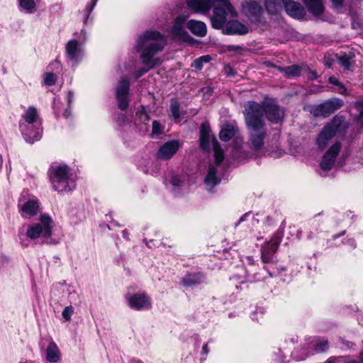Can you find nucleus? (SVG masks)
Segmentation results:
<instances>
[{"mask_svg":"<svg viewBox=\"0 0 363 363\" xmlns=\"http://www.w3.org/2000/svg\"><path fill=\"white\" fill-rule=\"evenodd\" d=\"M166 43L165 37L157 30H146L138 37L135 48L137 51L141 52V60L147 68L138 69L135 73L137 78L142 77L150 69L160 65V59L153 57L164 49Z\"/></svg>","mask_w":363,"mask_h":363,"instance_id":"obj_1","label":"nucleus"},{"mask_svg":"<svg viewBox=\"0 0 363 363\" xmlns=\"http://www.w3.org/2000/svg\"><path fill=\"white\" fill-rule=\"evenodd\" d=\"M246 126L249 130L250 140L255 150H259L264 145L267 135L265 123L261 119V109L256 101H248L244 106Z\"/></svg>","mask_w":363,"mask_h":363,"instance_id":"obj_2","label":"nucleus"},{"mask_svg":"<svg viewBox=\"0 0 363 363\" xmlns=\"http://www.w3.org/2000/svg\"><path fill=\"white\" fill-rule=\"evenodd\" d=\"M23 122H20V129L26 142L33 143L41 138L43 128L37 109L30 106L23 116Z\"/></svg>","mask_w":363,"mask_h":363,"instance_id":"obj_3","label":"nucleus"},{"mask_svg":"<svg viewBox=\"0 0 363 363\" xmlns=\"http://www.w3.org/2000/svg\"><path fill=\"white\" fill-rule=\"evenodd\" d=\"M49 175L54 190L58 192L69 191L75 188L70 169L65 164L51 166Z\"/></svg>","mask_w":363,"mask_h":363,"instance_id":"obj_4","label":"nucleus"},{"mask_svg":"<svg viewBox=\"0 0 363 363\" xmlns=\"http://www.w3.org/2000/svg\"><path fill=\"white\" fill-rule=\"evenodd\" d=\"M52 219L48 215H41L40 223L28 225L26 236L33 240L41 238L43 242L54 244L55 242L51 238L52 234Z\"/></svg>","mask_w":363,"mask_h":363,"instance_id":"obj_5","label":"nucleus"},{"mask_svg":"<svg viewBox=\"0 0 363 363\" xmlns=\"http://www.w3.org/2000/svg\"><path fill=\"white\" fill-rule=\"evenodd\" d=\"M217 6L213 9L211 17L212 27L216 29H221L226 25L227 17H234L237 12L229 0H216Z\"/></svg>","mask_w":363,"mask_h":363,"instance_id":"obj_6","label":"nucleus"},{"mask_svg":"<svg viewBox=\"0 0 363 363\" xmlns=\"http://www.w3.org/2000/svg\"><path fill=\"white\" fill-rule=\"evenodd\" d=\"M200 146L206 151H210L212 147L216 164L219 165L224 159V154L216 138L212 135L211 129L202 124L200 128Z\"/></svg>","mask_w":363,"mask_h":363,"instance_id":"obj_7","label":"nucleus"},{"mask_svg":"<svg viewBox=\"0 0 363 363\" xmlns=\"http://www.w3.org/2000/svg\"><path fill=\"white\" fill-rule=\"evenodd\" d=\"M345 118L343 116L336 115L332 121L325 125L320 134L318 135L316 144L320 149H324L331 139L339 132L343 127Z\"/></svg>","mask_w":363,"mask_h":363,"instance_id":"obj_8","label":"nucleus"},{"mask_svg":"<svg viewBox=\"0 0 363 363\" xmlns=\"http://www.w3.org/2000/svg\"><path fill=\"white\" fill-rule=\"evenodd\" d=\"M344 102L342 99L333 98L319 105L311 106L309 111L315 117L327 118L342 108Z\"/></svg>","mask_w":363,"mask_h":363,"instance_id":"obj_9","label":"nucleus"},{"mask_svg":"<svg viewBox=\"0 0 363 363\" xmlns=\"http://www.w3.org/2000/svg\"><path fill=\"white\" fill-rule=\"evenodd\" d=\"M86 40V32L84 29L81 30L79 40L72 39L66 45V56L70 60L75 63L82 59L83 56L82 45Z\"/></svg>","mask_w":363,"mask_h":363,"instance_id":"obj_10","label":"nucleus"},{"mask_svg":"<svg viewBox=\"0 0 363 363\" xmlns=\"http://www.w3.org/2000/svg\"><path fill=\"white\" fill-rule=\"evenodd\" d=\"M282 230H278L273 238L266 242L261 248L262 260L264 263H273L274 262V254L279 248V244L283 238Z\"/></svg>","mask_w":363,"mask_h":363,"instance_id":"obj_11","label":"nucleus"},{"mask_svg":"<svg viewBox=\"0 0 363 363\" xmlns=\"http://www.w3.org/2000/svg\"><path fill=\"white\" fill-rule=\"evenodd\" d=\"M258 105L261 109V119L264 120V116L272 123H279L282 121L284 111L280 106L273 101H264Z\"/></svg>","mask_w":363,"mask_h":363,"instance_id":"obj_12","label":"nucleus"},{"mask_svg":"<svg viewBox=\"0 0 363 363\" xmlns=\"http://www.w3.org/2000/svg\"><path fill=\"white\" fill-rule=\"evenodd\" d=\"M128 306L135 311H147L152 308L150 298L145 293L128 294L125 296Z\"/></svg>","mask_w":363,"mask_h":363,"instance_id":"obj_13","label":"nucleus"},{"mask_svg":"<svg viewBox=\"0 0 363 363\" xmlns=\"http://www.w3.org/2000/svg\"><path fill=\"white\" fill-rule=\"evenodd\" d=\"M238 128L230 123L225 124L219 133L220 139L224 142L229 141L233 138H235L236 141V145L233 148V157L235 160H239V157L235 156V155L240 152L242 142V138L238 135Z\"/></svg>","mask_w":363,"mask_h":363,"instance_id":"obj_14","label":"nucleus"},{"mask_svg":"<svg viewBox=\"0 0 363 363\" xmlns=\"http://www.w3.org/2000/svg\"><path fill=\"white\" fill-rule=\"evenodd\" d=\"M242 13L252 21L264 24L263 9L259 3L255 1H245L242 4Z\"/></svg>","mask_w":363,"mask_h":363,"instance_id":"obj_15","label":"nucleus"},{"mask_svg":"<svg viewBox=\"0 0 363 363\" xmlns=\"http://www.w3.org/2000/svg\"><path fill=\"white\" fill-rule=\"evenodd\" d=\"M130 82L126 77H123L118 82L116 90V96L118 101V106L121 111H125L129 106Z\"/></svg>","mask_w":363,"mask_h":363,"instance_id":"obj_16","label":"nucleus"},{"mask_svg":"<svg viewBox=\"0 0 363 363\" xmlns=\"http://www.w3.org/2000/svg\"><path fill=\"white\" fill-rule=\"evenodd\" d=\"M341 147L342 145L340 142H336L330 147L323 155L320 162V168L322 170L327 172L332 169Z\"/></svg>","mask_w":363,"mask_h":363,"instance_id":"obj_17","label":"nucleus"},{"mask_svg":"<svg viewBox=\"0 0 363 363\" xmlns=\"http://www.w3.org/2000/svg\"><path fill=\"white\" fill-rule=\"evenodd\" d=\"M333 6L336 9H341L343 0H331ZM308 11L313 16H319L324 12L323 0H303Z\"/></svg>","mask_w":363,"mask_h":363,"instance_id":"obj_18","label":"nucleus"},{"mask_svg":"<svg viewBox=\"0 0 363 363\" xmlns=\"http://www.w3.org/2000/svg\"><path fill=\"white\" fill-rule=\"evenodd\" d=\"M18 208L21 210V216L25 218H29L35 216L40 208L39 202L35 199H28L25 201L20 199Z\"/></svg>","mask_w":363,"mask_h":363,"instance_id":"obj_19","label":"nucleus"},{"mask_svg":"<svg viewBox=\"0 0 363 363\" xmlns=\"http://www.w3.org/2000/svg\"><path fill=\"white\" fill-rule=\"evenodd\" d=\"M216 0H186L189 9L194 13H206L213 7Z\"/></svg>","mask_w":363,"mask_h":363,"instance_id":"obj_20","label":"nucleus"},{"mask_svg":"<svg viewBox=\"0 0 363 363\" xmlns=\"http://www.w3.org/2000/svg\"><path fill=\"white\" fill-rule=\"evenodd\" d=\"M282 4L287 14L294 18H302L306 14L304 8L298 2L293 0H282Z\"/></svg>","mask_w":363,"mask_h":363,"instance_id":"obj_21","label":"nucleus"},{"mask_svg":"<svg viewBox=\"0 0 363 363\" xmlns=\"http://www.w3.org/2000/svg\"><path fill=\"white\" fill-rule=\"evenodd\" d=\"M179 148L177 140H171L165 143L157 151V157L161 160H169L176 154Z\"/></svg>","mask_w":363,"mask_h":363,"instance_id":"obj_22","label":"nucleus"},{"mask_svg":"<svg viewBox=\"0 0 363 363\" xmlns=\"http://www.w3.org/2000/svg\"><path fill=\"white\" fill-rule=\"evenodd\" d=\"M247 264L245 267L246 279L247 282L253 283L264 279L260 272H258L259 267L254 263L252 257H247Z\"/></svg>","mask_w":363,"mask_h":363,"instance_id":"obj_23","label":"nucleus"},{"mask_svg":"<svg viewBox=\"0 0 363 363\" xmlns=\"http://www.w3.org/2000/svg\"><path fill=\"white\" fill-rule=\"evenodd\" d=\"M225 33L228 35H245L249 31L248 27L237 20L228 22L225 26Z\"/></svg>","mask_w":363,"mask_h":363,"instance_id":"obj_24","label":"nucleus"},{"mask_svg":"<svg viewBox=\"0 0 363 363\" xmlns=\"http://www.w3.org/2000/svg\"><path fill=\"white\" fill-rule=\"evenodd\" d=\"M186 21V18L184 16H179L177 17L174 23L173 26L171 28V33L174 38L186 40L187 33L184 30V24Z\"/></svg>","mask_w":363,"mask_h":363,"instance_id":"obj_25","label":"nucleus"},{"mask_svg":"<svg viewBox=\"0 0 363 363\" xmlns=\"http://www.w3.org/2000/svg\"><path fill=\"white\" fill-rule=\"evenodd\" d=\"M206 277L203 273H189L182 278L181 283L184 286L192 287L203 283Z\"/></svg>","mask_w":363,"mask_h":363,"instance_id":"obj_26","label":"nucleus"},{"mask_svg":"<svg viewBox=\"0 0 363 363\" xmlns=\"http://www.w3.org/2000/svg\"><path fill=\"white\" fill-rule=\"evenodd\" d=\"M186 27L193 34L199 37H203L207 33L206 24L200 21L189 20Z\"/></svg>","mask_w":363,"mask_h":363,"instance_id":"obj_27","label":"nucleus"},{"mask_svg":"<svg viewBox=\"0 0 363 363\" xmlns=\"http://www.w3.org/2000/svg\"><path fill=\"white\" fill-rule=\"evenodd\" d=\"M60 354L57 345L51 340L46 349V360L50 363H56L60 359Z\"/></svg>","mask_w":363,"mask_h":363,"instance_id":"obj_28","label":"nucleus"},{"mask_svg":"<svg viewBox=\"0 0 363 363\" xmlns=\"http://www.w3.org/2000/svg\"><path fill=\"white\" fill-rule=\"evenodd\" d=\"M216 168L213 166H210L208 170V174L204 180L206 184L210 189H213L215 186L220 182V179L216 177Z\"/></svg>","mask_w":363,"mask_h":363,"instance_id":"obj_29","label":"nucleus"},{"mask_svg":"<svg viewBox=\"0 0 363 363\" xmlns=\"http://www.w3.org/2000/svg\"><path fill=\"white\" fill-rule=\"evenodd\" d=\"M265 8L269 14H276L282 10V0H265Z\"/></svg>","mask_w":363,"mask_h":363,"instance_id":"obj_30","label":"nucleus"},{"mask_svg":"<svg viewBox=\"0 0 363 363\" xmlns=\"http://www.w3.org/2000/svg\"><path fill=\"white\" fill-rule=\"evenodd\" d=\"M40 0H18L19 6L28 13H33L36 11V4Z\"/></svg>","mask_w":363,"mask_h":363,"instance_id":"obj_31","label":"nucleus"},{"mask_svg":"<svg viewBox=\"0 0 363 363\" xmlns=\"http://www.w3.org/2000/svg\"><path fill=\"white\" fill-rule=\"evenodd\" d=\"M303 69V67L298 65H293L286 67L285 77L287 78H294L299 77Z\"/></svg>","mask_w":363,"mask_h":363,"instance_id":"obj_32","label":"nucleus"},{"mask_svg":"<svg viewBox=\"0 0 363 363\" xmlns=\"http://www.w3.org/2000/svg\"><path fill=\"white\" fill-rule=\"evenodd\" d=\"M354 57V53L350 52L349 53H345L342 55L338 57L339 64L344 67L345 69H350L352 62L351 60Z\"/></svg>","mask_w":363,"mask_h":363,"instance_id":"obj_33","label":"nucleus"},{"mask_svg":"<svg viewBox=\"0 0 363 363\" xmlns=\"http://www.w3.org/2000/svg\"><path fill=\"white\" fill-rule=\"evenodd\" d=\"M211 57L208 55H203L197 59H196L192 65L191 67H194L195 69L198 70H201L203 68L204 63H208L211 61Z\"/></svg>","mask_w":363,"mask_h":363,"instance_id":"obj_34","label":"nucleus"},{"mask_svg":"<svg viewBox=\"0 0 363 363\" xmlns=\"http://www.w3.org/2000/svg\"><path fill=\"white\" fill-rule=\"evenodd\" d=\"M170 111L172 116L175 119L179 118L181 117L182 115L180 113V105L177 101H174L171 103Z\"/></svg>","mask_w":363,"mask_h":363,"instance_id":"obj_35","label":"nucleus"},{"mask_svg":"<svg viewBox=\"0 0 363 363\" xmlns=\"http://www.w3.org/2000/svg\"><path fill=\"white\" fill-rule=\"evenodd\" d=\"M57 82V76L52 72H47L45 74L44 84L46 86H52Z\"/></svg>","mask_w":363,"mask_h":363,"instance_id":"obj_36","label":"nucleus"},{"mask_svg":"<svg viewBox=\"0 0 363 363\" xmlns=\"http://www.w3.org/2000/svg\"><path fill=\"white\" fill-rule=\"evenodd\" d=\"M328 348V340H319L316 342L314 345V350L317 352H322L327 350Z\"/></svg>","mask_w":363,"mask_h":363,"instance_id":"obj_37","label":"nucleus"},{"mask_svg":"<svg viewBox=\"0 0 363 363\" xmlns=\"http://www.w3.org/2000/svg\"><path fill=\"white\" fill-rule=\"evenodd\" d=\"M164 127L157 121L152 122V134L159 135L163 133Z\"/></svg>","mask_w":363,"mask_h":363,"instance_id":"obj_38","label":"nucleus"},{"mask_svg":"<svg viewBox=\"0 0 363 363\" xmlns=\"http://www.w3.org/2000/svg\"><path fill=\"white\" fill-rule=\"evenodd\" d=\"M136 116L138 118L139 121L143 123H145L150 120L149 115L144 110L137 111Z\"/></svg>","mask_w":363,"mask_h":363,"instance_id":"obj_39","label":"nucleus"},{"mask_svg":"<svg viewBox=\"0 0 363 363\" xmlns=\"http://www.w3.org/2000/svg\"><path fill=\"white\" fill-rule=\"evenodd\" d=\"M74 313L73 307L69 306L65 308V309L62 311V317L64 319L67 321L71 319V316Z\"/></svg>","mask_w":363,"mask_h":363,"instance_id":"obj_40","label":"nucleus"},{"mask_svg":"<svg viewBox=\"0 0 363 363\" xmlns=\"http://www.w3.org/2000/svg\"><path fill=\"white\" fill-rule=\"evenodd\" d=\"M169 183L174 188H175L181 186L182 185L183 181L181 179L179 175H174L171 177Z\"/></svg>","mask_w":363,"mask_h":363,"instance_id":"obj_41","label":"nucleus"},{"mask_svg":"<svg viewBox=\"0 0 363 363\" xmlns=\"http://www.w3.org/2000/svg\"><path fill=\"white\" fill-rule=\"evenodd\" d=\"M94 8H91V6L86 5V9L83 11V22L84 24L87 23L91 11H93Z\"/></svg>","mask_w":363,"mask_h":363,"instance_id":"obj_42","label":"nucleus"},{"mask_svg":"<svg viewBox=\"0 0 363 363\" xmlns=\"http://www.w3.org/2000/svg\"><path fill=\"white\" fill-rule=\"evenodd\" d=\"M125 119H126V116L125 114L123 113H118L117 115V117L115 118V121L118 124V125H121L123 124L125 121Z\"/></svg>","mask_w":363,"mask_h":363,"instance_id":"obj_43","label":"nucleus"},{"mask_svg":"<svg viewBox=\"0 0 363 363\" xmlns=\"http://www.w3.org/2000/svg\"><path fill=\"white\" fill-rule=\"evenodd\" d=\"M268 66L275 67L278 71H279L281 73H282L285 76L286 67L277 66L272 63H269Z\"/></svg>","mask_w":363,"mask_h":363,"instance_id":"obj_44","label":"nucleus"},{"mask_svg":"<svg viewBox=\"0 0 363 363\" xmlns=\"http://www.w3.org/2000/svg\"><path fill=\"white\" fill-rule=\"evenodd\" d=\"M329 82L334 85L342 86L341 83L335 77H330Z\"/></svg>","mask_w":363,"mask_h":363,"instance_id":"obj_45","label":"nucleus"},{"mask_svg":"<svg viewBox=\"0 0 363 363\" xmlns=\"http://www.w3.org/2000/svg\"><path fill=\"white\" fill-rule=\"evenodd\" d=\"M73 99H74V93L72 91H69L67 94V100H68L69 105H70Z\"/></svg>","mask_w":363,"mask_h":363,"instance_id":"obj_46","label":"nucleus"},{"mask_svg":"<svg viewBox=\"0 0 363 363\" xmlns=\"http://www.w3.org/2000/svg\"><path fill=\"white\" fill-rule=\"evenodd\" d=\"M208 352H209V350L208 347V343H206L202 347V353L206 355L208 354Z\"/></svg>","mask_w":363,"mask_h":363,"instance_id":"obj_47","label":"nucleus"},{"mask_svg":"<svg viewBox=\"0 0 363 363\" xmlns=\"http://www.w3.org/2000/svg\"><path fill=\"white\" fill-rule=\"evenodd\" d=\"M24 225L22 226L20 229H19V232H18V237L20 238V240H22L23 239V237L24 236V234H23V231H24Z\"/></svg>","mask_w":363,"mask_h":363,"instance_id":"obj_48","label":"nucleus"},{"mask_svg":"<svg viewBox=\"0 0 363 363\" xmlns=\"http://www.w3.org/2000/svg\"><path fill=\"white\" fill-rule=\"evenodd\" d=\"M348 244L352 247V248H355L356 247V243H355V241L354 239H350L348 240Z\"/></svg>","mask_w":363,"mask_h":363,"instance_id":"obj_49","label":"nucleus"},{"mask_svg":"<svg viewBox=\"0 0 363 363\" xmlns=\"http://www.w3.org/2000/svg\"><path fill=\"white\" fill-rule=\"evenodd\" d=\"M345 363H363V362L362 359H352V360L345 362Z\"/></svg>","mask_w":363,"mask_h":363,"instance_id":"obj_50","label":"nucleus"},{"mask_svg":"<svg viewBox=\"0 0 363 363\" xmlns=\"http://www.w3.org/2000/svg\"><path fill=\"white\" fill-rule=\"evenodd\" d=\"M97 1L98 0H91V2L88 4V5L91 6V8H94L96 5Z\"/></svg>","mask_w":363,"mask_h":363,"instance_id":"obj_51","label":"nucleus"},{"mask_svg":"<svg viewBox=\"0 0 363 363\" xmlns=\"http://www.w3.org/2000/svg\"><path fill=\"white\" fill-rule=\"evenodd\" d=\"M325 65L328 67H330L333 65V62L328 60H325Z\"/></svg>","mask_w":363,"mask_h":363,"instance_id":"obj_52","label":"nucleus"},{"mask_svg":"<svg viewBox=\"0 0 363 363\" xmlns=\"http://www.w3.org/2000/svg\"><path fill=\"white\" fill-rule=\"evenodd\" d=\"M70 111L68 109H66L63 115L65 118H68L70 116Z\"/></svg>","mask_w":363,"mask_h":363,"instance_id":"obj_53","label":"nucleus"},{"mask_svg":"<svg viewBox=\"0 0 363 363\" xmlns=\"http://www.w3.org/2000/svg\"><path fill=\"white\" fill-rule=\"evenodd\" d=\"M123 238H125V239H128V231L126 230H124L123 231Z\"/></svg>","mask_w":363,"mask_h":363,"instance_id":"obj_54","label":"nucleus"},{"mask_svg":"<svg viewBox=\"0 0 363 363\" xmlns=\"http://www.w3.org/2000/svg\"><path fill=\"white\" fill-rule=\"evenodd\" d=\"M263 269L268 272L269 277H272L273 276V273L271 272L267 267H264Z\"/></svg>","mask_w":363,"mask_h":363,"instance_id":"obj_55","label":"nucleus"},{"mask_svg":"<svg viewBox=\"0 0 363 363\" xmlns=\"http://www.w3.org/2000/svg\"><path fill=\"white\" fill-rule=\"evenodd\" d=\"M248 213L244 214L239 220V222L243 221Z\"/></svg>","mask_w":363,"mask_h":363,"instance_id":"obj_56","label":"nucleus"},{"mask_svg":"<svg viewBox=\"0 0 363 363\" xmlns=\"http://www.w3.org/2000/svg\"><path fill=\"white\" fill-rule=\"evenodd\" d=\"M111 223L113 225H114V226H120V225H119L117 222H116V221H114V220L111 221Z\"/></svg>","mask_w":363,"mask_h":363,"instance_id":"obj_57","label":"nucleus"},{"mask_svg":"<svg viewBox=\"0 0 363 363\" xmlns=\"http://www.w3.org/2000/svg\"><path fill=\"white\" fill-rule=\"evenodd\" d=\"M150 243H153V240H150L148 242H147V245L149 247H152V245H150Z\"/></svg>","mask_w":363,"mask_h":363,"instance_id":"obj_58","label":"nucleus"},{"mask_svg":"<svg viewBox=\"0 0 363 363\" xmlns=\"http://www.w3.org/2000/svg\"><path fill=\"white\" fill-rule=\"evenodd\" d=\"M325 363H334V362H333V359H329L328 360H327V361H326V362H325Z\"/></svg>","mask_w":363,"mask_h":363,"instance_id":"obj_59","label":"nucleus"},{"mask_svg":"<svg viewBox=\"0 0 363 363\" xmlns=\"http://www.w3.org/2000/svg\"><path fill=\"white\" fill-rule=\"evenodd\" d=\"M255 314H252V319L253 320H257V318H255Z\"/></svg>","mask_w":363,"mask_h":363,"instance_id":"obj_60","label":"nucleus"},{"mask_svg":"<svg viewBox=\"0 0 363 363\" xmlns=\"http://www.w3.org/2000/svg\"><path fill=\"white\" fill-rule=\"evenodd\" d=\"M344 234H345V231H343L341 234H340L339 235H337L336 237H340V236H341V235H342Z\"/></svg>","mask_w":363,"mask_h":363,"instance_id":"obj_61","label":"nucleus"},{"mask_svg":"<svg viewBox=\"0 0 363 363\" xmlns=\"http://www.w3.org/2000/svg\"><path fill=\"white\" fill-rule=\"evenodd\" d=\"M320 175L323 177H325V174H322L321 173H320Z\"/></svg>","mask_w":363,"mask_h":363,"instance_id":"obj_62","label":"nucleus"}]
</instances>
